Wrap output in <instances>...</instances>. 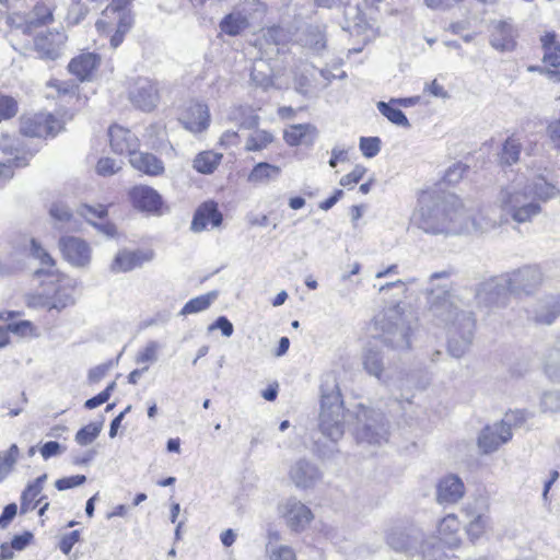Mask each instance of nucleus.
Here are the masks:
<instances>
[{"mask_svg":"<svg viewBox=\"0 0 560 560\" xmlns=\"http://www.w3.org/2000/svg\"><path fill=\"white\" fill-rule=\"evenodd\" d=\"M412 220L424 233L432 235L485 233L497 225L482 213L466 209L455 195L428 191L419 197Z\"/></svg>","mask_w":560,"mask_h":560,"instance_id":"nucleus-1","label":"nucleus"},{"mask_svg":"<svg viewBox=\"0 0 560 560\" xmlns=\"http://www.w3.org/2000/svg\"><path fill=\"white\" fill-rule=\"evenodd\" d=\"M559 189L542 175L517 173L508 184L502 185L495 205L502 215L522 224L529 223L541 211V203L558 196Z\"/></svg>","mask_w":560,"mask_h":560,"instance_id":"nucleus-2","label":"nucleus"},{"mask_svg":"<svg viewBox=\"0 0 560 560\" xmlns=\"http://www.w3.org/2000/svg\"><path fill=\"white\" fill-rule=\"evenodd\" d=\"M429 311L435 324L446 330L450 354L462 358L472 342L475 319L471 312L453 291H432Z\"/></svg>","mask_w":560,"mask_h":560,"instance_id":"nucleus-3","label":"nucleus"},{"mask_svg":"<svg viewBox=\"0 0 560 560\" xmlns=\"http://www.w3.org/2000/svg\"><path fill=\"white\" fill-rule=\"evenodd\" d=\"M542 282V273L536 266H524L501 278L482 283L477 292L480 302L500 304L505 291L515 295L534 294Z\"/></svg>","mask_w":560,"mask_h":560,"instance_id":"nucleus-4","label":"nucleus"},{"mask_svg":"<svg viewBox=\"0 0 560 560\" xmlns=\"http://www.w3.org/2000/svg\"><path fill=\"white\" fill-rule=\"evenodd\" d=\"M320 393L318 428L324 436L337 442L345 433V409L341 394L335 381L323 383Z\"/></svg>","mask_w":560,"mask_h":560,"instance_id":"nucleus-5","label":"nucleus"},{"mask_svg":"<svg viewBox=\"0 0 560 560\" xmlns=\"http://www.w3.org/2000/svg\"><path fill=\"white\" fill-rule=\"evenodd\" d=\"M31 252L32 256L36 258L43 266L40 269L35 271V275H47L49 277L56 278L54 281L56 283V288L54 293L50 295L52 308L60 312L63 308L73 305L75 302V282L66 276H55V260L35 240L31 241Z\"/></svg>","mask_w":560,"mask_h":560,"instance_id":"nucleus-6","label":"nucleus"},{"mask_svg":"<svg viewBox=\"0 0 560 560\" xmlns=\"http://www.w3.org/2000/svg\"><path fill=\"white\" fill-rule=\"evenodd\" d=\"M132 0H113L109 5L102 12L101 18L96 22L98 32L109 34L110 46L117 48L124 40V36L133 25V15L130 10Z\"/></svg>","mask_w":560,"mask_h":560,"instance_id":"nucleus-7","label":"nucleus"},{"mask_svg":"<svg viewBox=\"0 0 560 560\" xmlns=\"http://www.w3.org/2000/svg\"><path fill=\"white\" fill-rule=\"evenodd\" d=\"M388 545L395 550L421 552L424 560H442L441 548L423 539V534L417 528L394 527L387 535Z\"/></svg>","mask_w":560,"mask_h":560,"instance_id":"nucleus-8","label":"nucleus"},{"mask_svg":"<svg viewBox=\"0 0 560 560\" xmlns=\"http://www.w3.org/2000/svg\"><path fill=\"white\" fill-rule=\"evenodd\" d=\"M355 438L359 443L382 445L388 441V422L381 411L362 407L357 412Z\"/></svg>","mask_w":560,"mask_h":560,"instance_id":"nucleus-9","label":"nucleus"},{"mask_svg":"<svg viewBox=\"0 0 560 560\" xmlns=\"http://www.w3.org/2000/svg\"><path fill=\"white\" fill-rule=\"evenodd\" d=\"M380 324L383 330L382 339L384 343L396 350L409 349L411 327L399 305L388 310Z\"/></svg>","mask_w":560,"mask_h":560,"instance_id":"nucleus-10","label":"nucleus"},{"mask_svg":"<svg viewBox=\"0 0 560 560\" xmlns=\"http://www.w3.org/2000/svg\"><path fill=\"white\" fill-rule=\"evenodd\" d=\"M278 514L293 533L304 532L314 520V513L295 497L284 499L278 505Z\"/></svg>","mask_w":560,"mask_h":560,"instance_id":"nucleus-11","label":"nucleus"},{"mask_svg":"<svg viewBox=\"0 0 560 560\" xmlns=\"http://www.w3.org/2000/svg\"><path fill=\"white\" fill-rule=\"evenodd\" d=\"M545 373L555 383L560 384V349L551 350L546 359ZM544 412L560 411V390L545 392L540 399Z\"/></svg>","mask_w":560,"mask_h":560,"instance_id":"nucleus-12","label":"nucleus"},{"mask_svg":"<svg viewBox=\"0 0 560 560\" xmlns=\"http://www.w3.org/2000/svg\"><path fill=\"white\" fill-rule=\"evenodd\" d=\"M21 132L28 137L56 136L62 125L54 115L39 113L21 119Z\"/></svg>","mask_w":560,"mask_h":560,"instance_id":"nucleus-13","label":"nucleus"},{"mask_svg":"<svg viewBox=\"0 0 560 560\" xmlns=\"http://www.w3.org/2000/svg\"><path fill=\"white\" fill-rule=\"evenodd\" d=\"M288 477L298 489L306 490L322 480L323 472L315 463L300 458L290 466Z\"/></svg>","mask_w":560,"mask_h":560,"instance_id":"nucleus-14","label":"nucleus"},{"mask_svg":"<svg viewBox=\"0 0 560 560\" xmlns=\"http://www.w3.org/2000/svg\"><path fill=\"white\" fill-rule=\"evenodd\" d=\"M512 438V430L506 420L486 427L478 438V446L482 453L489 454Z\"/></svg>","mask_w":560,"mask_h":560,"instance_id":"nucleus-15","label":"nucleus"},{"mask_svg":"<svg viewBox=\"0 0 560 560\" xmlns=\"http://www.w3.org/2000/svg\"><path fill=\"white\" fill-rule=\"evenodd\" d=\"M129 197L137 210L151 215L162 213L163 200L155 189L149 186H136L130 190Z\"/></svg>","mask_w":560,"mask_h":560,"instance_id":"nucleus-16","label":"nucleus"},{"mask_svg":"<svg viewBox=\"0 0 560 560\" xmlns=\"http://www.w3.org/2000/svg\"><path fill=\"white\" fill-rule=\"evenodd\" d=\"M185 129L192 133H199L208 129L210 125L209 107L199 102L190 103L179 117Z\"/></svg>","mask_w":560,"mask_h":560,"instance_id":"nucleus-17","label":"nucleus"},{"mask_svg":"<svg viewBox=\"0 0 560 560\" xmlns=\"http://www.w3.org/2000/svg\"><path fill=\"white\" fill-rule=\"evenodd\" d=\"M66 42L67 35L65 32H48L35 38V49L40 58L56 60L62 55Z\"/></svg>","mask_w":560,"mask_h":560,"instance_id":"nucleus-18","label":"nucleus"},{"mask_svg":"<svg viewBox=\"0 0 560 560\" xmlns=\"http://www.w3.org/2000/svg\"><path fill=\"white\" fill-rule=\"evenodd\" d=\"M60 249L66 260L72 266L85 267L91 260L90 246L78 237H63L60 240Z\"/></svg>","mask_w":560,"mask_h":560,"instance_id":"nucleus-19","label":"nucleus"},{"mask_svg":"<svg viewBox=\"0 0 560 560\" xmlns=\"http://www.w3.org/2000/svg\"><path fill=\"white\" fill-rule=\"evenodd\" d=\"M131 103L144 112L152 110L159 101L155 83L148 79H139L129 92Z\"/></svg>","mask_w":560,"mask_h":560,"instance_id":"nucleus-20","label":"nucleus"},{"mask_svg":"<svg viewBox=\"0 0 560 560\" xmlns=\"http://www.w3.org/2000/svg\"><path fill=\"white\" fill-rule=\"evenodd\" d=\"M465 494L463 480L454 474L442 477L436 485V501L440 504H455Z\"/></svg>","mask_w":560,"mask_h":560,"instance_id":"nucleus-21","label":"nucleus"},{"mask_svg":"<svg viewBox=\"0 0 560 560\" xmlns=\"http://www.w3.org/2000/svg\"><path fill=\"white\" fill-rule=\"evenodd\" d=\"M459 529H460V522L454 514H448L444 518L441 520L438 526V533H439V544L435 541L434 538L427 539L428 541L432 542L435 548H441L442 551L444 549L442 548V545L448 547V548H456L459 542ZM445 553V552H443ZM445 555H443V558Z\"/></svg>","mask_w":560,"mask_h":560,"instance_id":"nucleus-22","label":"nucleus"},{"mask_svg":"<svg viewBox=\"0 0 560 560\" xmlns=\"http://www.w3.org/2000/svg\"><path fill=\"white\" fill-rule=\"evenodd\" d=\"M152 250H121L119 252L110 269L114 272H127L153 259Z\"/></svg>","mask_w":560,"mask_h":560,"instance_id":"nucleus-23","label":"nucleus"},{"mask_svg":"<svg viewBox=\"0 0 560 560\" xmlns=\"http://www.w3.org/2000/svg\"><path fill=\"white\" fill-rule=\"evenodd\" d=\"M222 223V214L214 202L208 201L200 205L192 218L190 229L196 232H202L208 228H218Z\"/></svg>","mask_w":560,"mask_h":560,"instance_id":"nucleus-24","label":"nucleus"},{"mask_svg":"<svg viewBox=\"0 0 560 560\" xmlns=\"http://www.w3.org/2000/svg\"><path fill=\"white\" fill-rule=\"evenodd\" d=\"M517 32L506 21H498L493 24L490 44L500 51H512L516 47Z\"/></svg>","mask_w":560,"mask_h":560,"instance_id":"nucleus-25","label":"nucleus"},{"mask_svg":"<svg viewBox=\"0 0 560 560\" xmlns=\"http://www.w3.org/2000/svg\"><path fill=\"white\" fill-rule=\"evenodd\" d=\"M108 136L114 152L118 154L128 153L131 156L137 151L138 139L129 129L114 125L109 128Z\"/></svg>","mask_w":560,"mask_h":560,"instance_id":"nucleus-26","label":"nucleus"},{"mask_svg":"<svg viewBox=\"0 0 560 560\" xmlns=\"http://www.w3.org/2000/svg\"><path fill=\"white\" fill-rule=\"evenodd\" d=\"M467 520L466 533L471 540L480 538L489 526V516L483 509L475 505H467L464 510Z\"/></svg>","mask_w":560,"mask_h":560,"instance_id":"nucleus-27","label":"nucleus"},{"mask_svg":"<svg viewBox=\"0 0 560 560\" xmlns=\"http://www.w3.org/2000/svg\"><path fill=\"white\" fill-rule=\"evenodd\" d=\"M560 314V299L546 296L537 302L529 317L537 324L550 325Z\"/></svg>","mask_w":560,"mask_h":560,"instance_id":"nucleus-28","label":"nucleus"},{"mask_svg":"<svg viewBox=\"0 0 560 560\" xmlns=\"http://www.w3.org/2000/svg\"><path fill=\"white\" fill-rule=\"evenodd\" d=\"M100 57L93 52H82L73 58L68 66L70 73L80 81L89 80L100 65Z\"/></svg>","mask_w":560,"mask_h":560,"instance_id":"nucleus-29","label":"nucleus"},{"mask_svg":"<svg viewBox=\"0 0 560 560\" xmlns=\"http://www.w3.org/2000/svg\"><path fill=\"white\" fill-rule=\"evenodd\" d=\"M317 137V129L310 124L292 125L284 130V141L291 145L296 147L301 144H313Z\"/></svg>","mask_w":560,"mask_h":560,"instance_id":"nucleus-30","label":"nucleus"},{"mask_svg":"<svg viewBox=\"0 0 560 560\" xmlns=\"http://www.w3.org/2000/svg\"><path fill=\"white\" fill-rule=\"evenodd\" d=\"M281 535L278 530L268 529L266 555L269 560H296L294 550L287 545L280 544Z\"/></svg>","mask_w":560,"mask_h":560,"instance_id":"nucleus-31","label":"nucleus"},{"mask_svg":"<svg viewBox=\"0 0 560 560\" xmlns=\"http://www.w3.org/2000/svg\"><path fill=\"white\" fill-rule=\"evenodd\" d=\"M284 38V32L279 26L268 28L261 38L255 45L260 51V56H276L280 52L279 45Z\"/></svg>","mask_w":560,"mask_h":560,"instance_id":"nucleus-32","label":"nucleus"},{"mask_svg":"<svg viewBox=\"0 0 560 560\" xmlns=\"http://www.w3.org/2000/svg\"><path fill=\"white\" fill-rule=\"evenodd\" d=\"M129 161L132 167L151 176H158L164 172L163 162L151 153L136 151Z\"/></svg>","mask_w":560,"mask_h":560,"instance_id":"nucleus-33","label":"nucleus"},{"mask_svg":"<svg viewBox=\"0 0 560 560\" xmlns=\"http://www.w3.org/2000/svg\"><path fill=\"white\" fill-rule=\"evenodd\" d=\"M79 213L86 219L88 222L96 226L102 233L107 236H114L116 234V228L112 223L96 224L95 219H102L107 214V209L103 205L96 207L83 205L79 209Z\"/></svg>","mask_w":560,"mask_h":560,"instance_id":"nucleus-34","label":"nucleus"},{"mask_svg":"<svg viewBox=\"0 0 560 560\" xmlns=\"http://www.w3.org/2000/svg\"><path fill=\"white\" fill-rule=\"evenodd\" d=\"M544 50L542 61L552 68L560 67V43L557 40L555 32H547L540 37Z\"/></svg>","mask_w":560,"mask_h":560,"instance_id":"nucleus-35","label":"nucleus"},{"mask_svg":"<svg viewBox=\"0 0 560 560\" xmlns=\"http://www.w3.org/2000/svg\"><path fill=\"white\" fill-rule=\"evenodd\" d=\"M250 80L262 89H268L272 85V68L266 58L255 59L250 69Z\"/></svg>","mask_w":560,"mask_h":560,"instance_id":"nucleus-36","label":"nucleus"},{"mask_svg":"<svg viewBox=\"0 0 560 560\" xmlns=\"http://www.w3.org/2000/svg\"><path fill=\"white\" fill-rule=\"evenodd\" d=\"M248 26V18L241 11L231 12L220 22L221 32L229 36H236Z\"/></svg>","mask_w":560,"mask_h":560,"instance_id":"nucleus-37","label":"nucleus"},{"mask_svg":"<svg viewBox=\"0 0 560 560\" xmlns=\"http://www.w3.org/2000/svg\"><path fill=\"white\" fill-rule=\"evenodd\" d=\"M47 480V474L37 477L30 483L21 495V513L25 514L36 508L34 500L40 494L44 483Z\"/></svg>","mask_w":560,"mask_h":560,"instance_id":"nucleus-38","label":"nucleus"},{"mask_svg":"<svg viewBox=\"0 0 560 560\" xmlns=\"http://www.w3.org/2000/svg\"><path fill=\"white\" fill-rule=\"evenodd\" d=\"M228 118L245 129L256 128L259 124V117L253 113L250 107L244 105L231 107Z\"/></svg>","mask_w":560,"mask_h":560,"instance_id":"nucleus-39","label":"nucleus"},{"mask_svg":"<svg viewBox=\"0 0 560 560\" xmlns=\"http://www.w3.org/2000/svg\"><path fill=\"white\" fill-rule=\"evenodd\" d=\"M20 143L19 140L10 137L9 135H3L0 138V152L3 154L5 162L7 159L11 160V165L15 167H21L26 165V161L24 158L20 156Z\"/></svg>","mask_w":560,"mask_h":560,"instance_id":"nucleus-40","label":"nucleus"},{"mask_svg":"<svg viewBox=\"0 0 560 560\" xmlns=\"http://www.w3.org/2000/svg\"><path fill=\"white\" fill-rule=\"evenodd\" d=\"M281 174V168L267 162H260L254 166L248 175V182L254 184H267L277 179Z\"/></svg>","mask_w":560,"mask_h":560,"instance_id":"nucleus-41","label":"nucleus"},{"mask_svg":"<svg viewBox=\"0 0 560 560\" xmlns=\"http://www.w3.org/2000/svg\"><path fill=\"white\" fill-rule=\"evenodd\" d=\"M222 154L213 151L199 153L194 160V168L201 174L213 173L221 163Z\"/></svg>","mask_w":560,"mask_h":560,"instance_id":"nucleus-42","label":"nucleus"},{"mask_svg":"<svg viewBox=\"0 0 560 560\" xmlns=\"http://www.w3.org/2000/svg\"><path fill=\"white\" fill-rule=\"evenodd\" d=\"M217 291H211L189 300L180 310L179 315L186 316L206 311L218 298Z\"/></svg>","mask_w":560,"mask_h":560,"instance_id":"nucleus-43","label":"nucleus"},{"mask_svg":"<svg viewBox=\"0 0 560 560\" xmlns=\"http://www.w3.org/2000/svg\"><path fill=\"white\" fill-rule=\"evenodd\" d=\"M363 365L365 371L370 374L375 376L378 381H382L383 383L387 384V378L383 377L384 368H383V360L378 351L373 349H368L364 358H363Z\"/></svg>","mask_w":560,"mask_h":560,"instance_id":"nucleus-44","label":"nucleus"},{"mask_svg":"<svg viewBox=\"0 0 560 560\" xmlns=\"http://www.w3.org/2000/svg\"><path fill=\"white\" fill-rule=\"evenodd\" d=\"M273 140L275 137L271 132L262 129H255L253 132L249 133L246 140L245 150L249 152L262 151Z\"/></svg>","mask_w":560,"mask_h":560,"instance_id":"nucleus-45","label":"nucleus"},{"mask_svg":"<svg viewBox=\"0 0 560 560\" xmlns=\"http://www.w3.org/2000/svg\"><path fill=\"white\" fill-rule=\"evenodd\" d=\"M394 105H396V104L392 103V100H390L388 103L378 102L376 106H377V109L380 110V113L384 117H386L392 124L399 126V127H405V128L410 127L409 120L406 117V115L399 108L395 107Z\"/></svg>","mask_w":560,"mask_h":560,"instance_id":"nucleus-46","label":"nucleus"},{"mask_svg":"<svg viewBox=\"0 0 560 560\" xmlns=\"http://www.w3.org/2000/svg\"><path fill=\"white\" fill-rule=\"evenodd\" d=\"M522 150V143L518 138L515 136L509 137L503 143L501 153H500V162L505 165H512L520 160V154Z\"/></svg>","mask_w":560,"mask_h":560,"instance_id":"nucleus-47","label":"nucleus"},{"mask_svg":"<svg viewBox=\"0 0 560 560\" xmlns=\"http://www.w3.org/2000/svg\"><path fill=\"white\" fill-rule=\"evenodd\" d=\"M20 456V450L16 444H12L9 450L0 452V479L5 478L14 468Z\"/></svg>","mask_w":560,"mask_h":560,"instance_id":"nucleus-48","label":"nucleus"},{"mask_svg":"<svg viewBox=\"0 0 560 560\" xmlns=\"http://www.w3.org/2000/svg\"><path fill=\"white\" fill-rule=\"evenodd\" d=\"M161 346L158 341L151 340L147 342V345L137 353L136 363L137 364H152L159 359V351Z\"/></svg>","mask_w":560,"mask_h":560,"instance_id":"nucleus-49","label":"nucleus"},{"mask_svg":"<svg viewBox=\"0 0 560 560\" xmlns=\"http://www.w3.org/2000/svg\"><path fill=\"white\" fill-rule=\"evenodd\" d=\"M4 330L8 332H12L19 337H37L38 331L36 326L30 320H20L13 322L7 325Z\"/></svg>","mask_w":560,"mask_h":560,"instance_id":"nucleus-50","label":"nucleus"},{"mask_svg":"<svg viewBox=\"0 0 560 560\" xmlns=\"http://www.w3.org/2000/svg\"><path fill=\"white\" fill-rule=\"evenodd\" d=\"M303 43L315 52H319L326 47V37L322 30L313 27L305 34Z\"/></svg>","mask_w":560,"mask_h":560,"instance_id":"nucleus-51","label":"nucleus"},{"mask_svg":"<svg viewBox=\"0 0 560 560\" xmlns=\"http://www.w3.org/2000/svg\"><path fill=\"white\" fill-rule=\"evenodd\" d=\"M101 430V423H89L77 432L75 442L82 446L89 445L98 436Z\"/></svg>","mask_w":560,"mask_h":560,"instance_id":"nucleus-52","label":"nucleus"},{"mask_svg":"<svg viewBox=\"0 0 560 560\" xmlns=\"http://www.w3.org/2000/svg\"><path fill=\"white\" fill-rule=\"evenodd\" d=\"M34 18L28 22V25L25 26V30H28L31 25H44L52 22V11L51 9L44 4L37 3L33 10Z\"/></svg>","mask_w":560,"mask_h":560,"instance_id":"nucleus-53","label":"nucleus"},{"mask_svg":"<svg viewBox=\"0 0 560 560\" xmlns=\"http://www.w3.org/2000/svg\"><path fill=\"white\" fill-rule=\"evenodd\" d=\"M360 150L365 158H374L381 150V140L377 137H361Z\"/></svg>","mask_w":560,"mask_h":560,"instance_id":"nucleus-54","label":"nucleus"},{"mask_svg":"<svg viewBox=\"0 0 560 560\" xmlns=\"http://www.w3.org/2000/svg\"><path fill=\"white\" fill-rule=\"evenodd\" d=\"M88 14V9L84 4L80 2V0H72V4L67 14V22L69 24L75 25L79 24Z\"/></svg>","mask_w":560,"mask_h":560,"instance_id":"nucleus-55","label":"nucleus"},{"mask_svg":"<svg viewBox=\"0 0 560 560\" xmlns=\"http://www.w3.org/2000/svg\"><path fill=\"white\" fill-rule=\"evenodd\" d=\"M26 305L32 308H47L49 311L54 310L51 306L50 294L46 293H35L27 295Z\"/></svg>","mask_w":560,"mask_h":560,"instance_id":"nucleus-56","label":"nucleus"},{"mask_svg":"<svg viewBox=\"0 0 560 560\" xmlns=\"http://www.w3.org/2000/svg\"><path fill=\"white\" fill-rule=\"evenodd\" d=\"M18 112V104L10 96H0V121L13 117Z\"/></svg>","mask_w":560,"mask_h":560,"instance_id":"nucleus-57","label":"nucleus"},{"mask_svg":"<svg viewBox=\"0 0 560 560\" xmlns=\"http://www.w3.org/2000/svg\"><path fill=\"white\" fill-rule=\"evenodd\" d=\"M120 164L110 158L100 159L96 165L97 174L102 176H110L120 170Z\"/></svg>","mask_w":560,"mask_h":560,"instance_id":"nucleus-58","label":"nucleus"},{"mask_svg":"<svg viewBox=\"0 0 560 560\" xmlns=\"http://www.w3.org/2000/svg\"><path fill=\"white\" fill-rule=\"evenodd\" d=\"M116 386V383L115 382H112L104 390H102L100 394H97L96 396L88 399L84 404L85 408L88 409H94L101 405H103L104 402H106L109 397H110V394L114 390Z\"/></svg>","mask_w":560,"mask_h":560,"instance_id":"nucleus-59","label":"nucleus"},{"mask_svg":"<svg viewBox=\"0 0 560 560\" xmlns=\"http://www.w3.org/2000/svg\"><path fill=\"white\" fill-rule=\"evenodd\" d=\"M86 481V477L84 475H75L70 477L60 478L55 482V487L59 491L68 490L71 488L79 487Z\"/></svg>","mask_w":560,"mask_h":560,"instance_id":"nucleus-60","label":"nucleus"},{"mask_svg":"<svg viewBox=\"0 0 560 560\" xmlns=\"http://www.w3.org/2000/svg\"><path fill=\"white\" fill-rule=\"evenodd\" d=\"M366 168L362 165H355V167L347 175H343L340 179V185L343 187L353 186L358 184L364 176Z\"/></svg>","mask_w":560,"mask_h":560,"instance_id":"nucleus-61","label":"nucleus"},{"mask_svg":"<svg viewBox=\"0 0 560 560\" xmlns=\"http://www.w3.org/2000/svg\"><path fill=\"white\" fill-rule=\"evenodd\" d=\"M50 215L60 223H69L72 214L63 203H54L49 210Z\"/></svg>","mask_w":560,"mask_h":560,"instance_id":"nucleus-62","label":"nucleus"},{"mask_svg":"<svg viewBox=\"0 0 560 560\" xmlns=\"http://www.w3.org/2000/svg\"><path fill=\"white\" fill-rule=\"evenodd\" d=\"M66 451V447L56 441L46 442L40 448L39 453L42 457L47 460L50 457L58 456Z\"/></svg>","mask_w":560,"mask_h":560,"instance_id":"nucleus-63","label":"nucleus"},{"mask_svg":"<svg viewBox=\"0 0 560 560\" xmlns=\"http://www.w3.org/2000/svg\"><path fill=\"white\" fill-rule=\"evenodd\" d=\"M80 539V533L79 530H73L67 535H65L59 544L60 550L65 555H69L73 546L79 541Z\"/></svg>","mask_w":560,"mask_h":560,"instance_id":"nucleus-64","label":"nucleus"}]
</instances>
